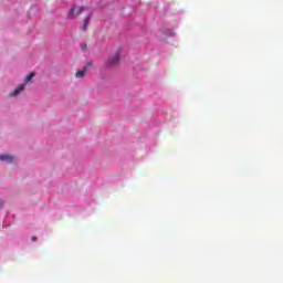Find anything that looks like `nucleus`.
<instances>
[{"mask_svg":"<svg viewBox=\"0 0 283 283\" xmlns=\"http://www.w3.org/2000/svg\"><path fill=\"white\" fill-rule=\"evenodd\" d=\"M84 11H85V8L74 6L69 11L67 19H70V20L76 19V17H78V14H82V12H84Z\"/></svg>","mask_w":283,"mask_h":283,"instance_id":"1","label":"nucleus"},{"mask_svg":"<svg viewBox=\"0 0 283 283\" xmlns=\"http://www.w3.org/2000/svg\"><path fill=\"white\" fill-rule=\"evenodd\" d=\"M159 41H167L169 36H176V32L171 29H164L159 33Z\"/></svg>","mask_w":283,"mask_h":283,"instance_id":"2","label":"nucleus"},{"mask_svg":"<svg viewBox=\"0 0 283 283\" xmlns=\"http://www.w3.org/2000/svg\"><path fill=\"white\" fill-rule=\"evenodd\" d=\"M120 61V54L115 53L112 57H109L106 62L107 67H112L114 65H118V62Z\"/></svg>","mask_w":283,"mask_h":283,"instance_id":"3","label":"nucleus"},{"mask_svg":"<svg viewBox=\"0 0 283 283\" xmlns=\"http://www.w3.org/2000/svg\"><path fill=\"white\" fill-rule=\"evenodd\" d=\"M90 67H92V62H88L84 65V69L81 71H77L75 76L76 78H84L85 74H87V70H90Z\"/></svg>","mask_w":283,"mask_h":283,"instance_id":"4","label":"nucleus"},{"mask_svg":"<svg viewBox=\"0 0 283 283\" xmlns=\"http://www.w3.org/2000/svg\"><path fill=\"white\" fill-rule=\"evenodd\" d=\"M25 90V84H20L14 91L13 93H11V96H19V94H21V92H23Z\"/></svg>","mask_w":283,"mask_h":283,"instance_id":"5","label":"nucleus"},{"mask_svg":"<svg viewBox=\"0 0 283 283\" xmlns=\"http://www.w3.org/2000/svg\"><path fill=\"white\" fill-rule=\"evenodd\" d=\"M0 160L11 164L14 163V157L11 155H0Z\"/></svg>","mask_w":283,"mask_h":283,"instance_id":"6","label":"nucleus"},{"mask_svg":"<svg viewBox=\"0 0 283 283\" xmlns=\"http://www.w3.org/2000/svg\"><path fill=\"white\" fill-rule=\"evenodd\" d=\"M90 21H91L90 17L85 18L82 30H84V31L87 30V28L90 27Z\"/></svg>","mask_w":283,"mask_h":283,"instance_id":"7","label":"nucleus"},{"mask_svg":"<svg viewBox=\"0 0 283 283\" xmlns=\"http://www.w3.org/2000/svg\"><path fill=\"white\" fill-rule=\"evenodd\" d=\"M34 76H35V73H34V72H31V73L25 77V83H30Z\"/></svg>","mask_w":283,"mask_h":283,"instance_id":"8","label":"nucleus"},{"mask_svg":"<svg viewBox=\"0 0 283 283\" xmlns=\"http://www.w3.org/2000/svg\"><path fill=\"white\" fill-rule=\"evenodd\" d=\"M81 49L83 50V52H85V50H87V45L85 43H82Z\"/></svg>","mask_w":283,"mask_h":283,"instance_id":"9","label":"nucleus"},{"mask_svg":"<svg viewBox=\"0 0 283 283\" xmlns=\"http://www.w3.org/2000/svg\"><path fill=\"white\" fill-rule=\"evenodd\" d=\"M0 209H3V201L0 200Z\"/></svg>","mask_w":283,"mask_h":283,"instance_id":"10","label":"nucleus"},{"mask_svg":"<svg viewBox=\"0 0 283 283\" xmlns=\"http://www.w3.org/2000/svg\"><path fill=\"white\" fill-rule=\"evenodd\" d=\"M32 242H36V237L31 238Z\"/></svg>","mask_w":283,"mask_h":283,"instance_id":"11","label":"nucleus"}]
</instances>
